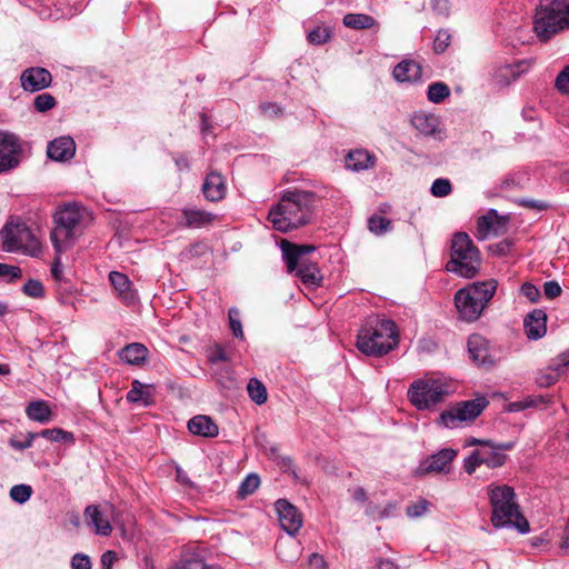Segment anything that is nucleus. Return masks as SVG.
I'll return each instance as SVG.
<instances>
[{
	"label": "nucleus",
	"instance_id": "obj_19",
	"mask_svg": "<svg viewBox=\"0 0 569 569\" xmlns=\"http://www.w3.org/2000/svg\"><path fill=\"white\" fill-rule=\"evenodd\" d=\"M508 219L498 214L497 210L490 209L477 221V231L480 239L487 238L489 233L500 234L503 232Z\"/></svg>",
	"mask_w": 569,
	"mask_h": 569
},
{
	"label": "nucleus",
	"instance_id": "obj_15",
	"mask_svg": "<svg viewBox=\"0 0 569 569\" xmlns=\"http://www.w3.org/2000/svg\"><path fill=\"white\" fill-rule=\"evenodd\" d=\"M20 82L24 91L37 92L51 86L52 76L46 68L30 67L21 73Z\"/></svg>",
	"mask_w": 569,
	"mask_h": 569
},
{
	"label": "nucleus",
	"instance_id": "obj_40",
	"mask_svg": "<svg viewBox=\"0 0 569 569\" xmlns=\"http://www.w3.org/2000/svg\"><path fill=\"white\" fill-rule=\"evenodd\" d=\"M37 437H42L50 441H61V440H72L73 436L70 432H67L60 428L44 429L39 433H36Z\"/></svg>",
	"mask_w": 569,
	"mask_h": 569
},
{
	"label": "nucleus",
	"instance_id": "obj_27",
	"mask_svg": "<svg viewBox=\"0 0 569 569\" xmlns=\"http://www.w3.org/2000/svg\"><path fill=\"white\" fill-rule=\"evenodd\" d=\"M480 448L477 449V456L480 459L481 465H486L489 468L501 467L506 462L507 456L502 452H498L491 441H478Z\"/></svg>",
	"mask_w": 569,
	"mask_h": 569
},
{
	"label": "nucleus",
	"instance_id": "obj_48",
	"mask_svg": "<svg viewBox=\"0 0 569 569\" xmlns=\"http://www.w3.org/2000/svg\"><path fill=\"white\" fill-rule=\"evenodd\" d=\"M451 36L446 30H439L433 41V49L437 53H442L450 44Z\"/></svg>",
	"mask_w": 569,
	"mask_h": 569
},
{
	"label": "nucleus",
	"instance_id": "obj_59",
	"mask_svg": "<svg viewBox=\"0 0 569 569\" xmlns=\"http://www.w3.org/2000/svg\"><path fill=\"white\" fill-rule=\"evenodd\" d=\"M60 254L61 253H58L57 252V257L51 266V276L53 277V279L58 282H61L63 281V271H62V266H61V259H60Z\"/></svg>",
	"mask_w": 569,
	"mask_h": 569
},
{
	"label": "nucleus",
	"instance_id": "obj_45",
	"mask_svg": "<svg viewBox=\"0 0 569 569\" xmlns=\"http://www.w3.org/2000/svg\"><path fill=\"white\" fill-rule=\"evenodd\" d=\"M555 88L562 94H569V66H566L556 77Z\"/></svg>",
	"mask_w": 569,
	"mask_h": 569
},
{
	"label": "nucleus",
	"instance_id": "obj_26",
	"mask_svg": "<svg viewBox=\"0 0 569 569\" xmlns=\"http://www.w3.org/2000/svg\"><path fill=\"white\" fill-rule=\"evenodd\" d=\"M421 66L415 60L399 62L392 71L393 78L399 82H415L421 79Z\"/></svg>",
	"mask_w": 569,
	"mask_h": 569
},
{
	"label": "nucleus",
	"instance_id": "obj_30",
	"mask_svg": "<svg viewBox=\"0 0 569 569\" xmlns=\"http://www.w3.org/2000/svg\"><path fill=\"white\" fill-rule=\"evenodd\" d=\"M411 123L420 133L431 136L436 133L439 120L435 114L419 111L412 116Z\"/></svg>",
	"mask_w": 569,
	"mask_h": 569
},
{
	"label": "nucleus",
	"instance_id": "obj_46",
	"mask_svg": "<svg viewBox=\"0 0 569 569\" xmlns=\"http://www.w3.org/2000/svg\"><path fill=\"white\" fill-rule=\"evenodd\" d=\"M428 507H429V501L421 498L417 502L409 505L406 509V513L410 518L421 517L422 515L426 513V511L428 510Z\"/></svg>",
	"mask_w": 569,
	"mask_h": 569
},
{
	"label": "nucleus",
	"instance_id": "obj_44",
	"mask_svg": "<svg viewBox=\"0 0 569 569\" xmlns=\"http://www.w3.org/2000/svg\"><path fill=\"white\" fill-rule=\"evenodd\" d=\"M22 292L31 298H42L44 296V288L39 280L29 279L22 287Z\"/></svg>",
	"mask_w": 569,
	"mask_h": 569
},
{
	"label": "nucleus",
	"instance_id": "obj_49",
	"mask_svg": "<svg viewBox=\"0 0 569 569\" xmlns=\"http://www.w3.org/2000/svg\"><path fill=\"white\" fill-rule=\"evenodd\" d=\"M330 33L326 28L317 27L309 32L308 40L315 44H322L328 41Z\"/></svg>",
	"mask_w": 569,
	"mask_h": 569
},
{
	"label": "nucleus",
	"instance_id": "obj_16",
	"mask_svg": "<svg viewBox=\"0 0 569 569\" xmlns=\"http://www.w3.org/2000/svg\"><path fill=\"white\" fill-rule=\"evenodd\" d=\"M106 507L107 510H101L99 506L90 505L84 510L86 522L93 527L97 535L101 536H110L112 532V527L107 512L109 511L113 515L114 508L112 505H107Z\"/></svg>",
	"mask_w": 569,
	"mask_h": 569
},
{
	"label": "nucleus",
	"instance_id": "obj_4",
	"mask_svg": "<svg viewBox=\"0 0 569 569\" xmlns=\"http://www.w3.org/2000/svg\"><path fill=\"white\" fill-rule=\"evenodd\" d=\"M90 219L86 208L78 203L60 206L53 214L54 228L50 233L56 252L62 253L70 248Z\"/></svg>",
	"mask_w": 569,
	"mask_h": 569
},
{
	"label": "nucleus",
	"instance_id": "obj_5",
	"mask_svg": "<svg viewBox=\"0 0 569 569\" xmlns=\"http://www.w3.org/2000/svg\"><path fill=\"white\" fill-rule=\"evenodd\" d=\"M448 272L463 278H473L479 273L481 254L471 238L466 232H456L450 241Z\"/></svg>",
	"mask_w": 569,
	"mask_h": 569
},
{
	"label": "nucleus",
	"instance_id": "obj_11",
	"mask_svg": "<svg viewBox=\"0 0 569 569\" xmlns=\"http://www.w3.org/2000/svg\"><path fill=\"white\" fill-rule=\"evenodd\" d=\"M457 451L453 449H441L422 460L416 469L417 476H426L429 473L449 472L450 463L456 458Z\"/></svg>",
	"mask_w": 569,
	"mask_h": 569
},
{
	"label": "nucleus",
	"instance_id": "obj_56",
	"mask_svg": "<svg viewBox=\"0 0 569 569\" xmlns=\"http://www.w3.org/2000/svg\"><path fill=\"white\" fill-rule=\"evenodd\" d=\"M432 10L443 17H448L450 13V2L449 0H431Z\"/></svg>",
	"mask_w": 569,
	"mask_h": 569
},
{
	"label": "nucleus",
	"instance_id": "obj_29",
	"mask_svg": "<svg viewBox=\"0 0 569 569\" xmlns=\"http://www.w3.org/2000/svg\"><path fill=\"white\" fill-rule=\"evenodd\" d=\"M148 356V349L138 342L129 343L119 351V358L131 366H140Z\"/></svg>",
	"mask_w": 569,
	"mask_h": 569
},
{
	"label": "nucleus",
	"instance_id": "obj_12",
	"mask_svg": "<svg viewBox=\"0 0 569 569\" xmlns=\"http://www.w3.org/2000/svg\"><path fill=\"white\" fill-rule=\"evenodd\" d=\"M468 351L478 366L490 368L496 365V352L490 348L489 341L479 333H473L468 338Z\"/></svg>",
	"mask_w": 569,
	"mask_h": 569
},
{
	"label": "nucleus",
	"instance_id": "obj_55",
	"mask_svg": "<svg viewBox=\"0 0 569 569\" xmlns=\"http://www.w3.org/2000/svg\"><path fill=\"white\" fill-rule=\"evenodd\" d=\"M543 292L548 299H555L561 295L562 289L557 281L550 280L543 283Z\"/></svg>",
	"mask_w": 569,
	"mask_h": 569
},
{
	"label": "nucleus",
	"instance_id": "obj_31",
	"mask_svg": "<svg viewBox=\"0 0 569 569\" xmlns=\"http://www.w3.org/2000/svg\"><path fill=\"white\" fill-rule=\"evenodd\" d=\"M373 164V158L366 150L350 151L346 158V167L355 171L368 169Z\"/></svg>",
	"mask_w": 569,
	"mask_h": 569
},
{
	"label": "nucleus",
	"instance_id": "obj_7",
	"mask_svg": "<svg viewBox=\"0 0 569 569\" xmlns=\"http://www.w3.org/2000/svg\"><path fill=\"white\" fill-rule=\"evenodd\" d=\"M498 282L495 279L475 282L458 290L455 302L460 317L466 321L477 320L496 293Z\"/></svg>",
	"mask_w": 569,
	"mask_h": 569
},
{
	"label": "nucleus",
	"instance_id": "obj_18",
	"mask_svg": "<svg viewBox=\"0 0 569 569\" xmlns=\"http://www.w3.org/2000/svg\"><path fill=\"white\" fill-rule=\"evenodd\" d=\"M280 248L288 272H293L300 261H307L305 256L316 250L311 244H296L286 239L281 240Z\"/></svg>",
	"mask_w": 569,
	"mask_h": 569
},
{
	"label": "nucleus",
	"instance_id": "obj_10",
	"mask_svg": "<svg viewBox=\"0 0 569 569\" xmlns=\"http://www.w3.org/2000/svg\"><path fill=\"white\" fill-rule=\"evenodd\" d=\"M22 143L20 138L10 131H0V173L14 169L20 163Z\"/></svg>",
	"mask_w": 569,
	"mask_h": 569
},
{
	"label": "nucleus",
	"instance_id": "obj_42",
	"mask_svg": "<svg viewBox=\"0 0 569 569\" xmlns=\"http://www.w3.org/2000/svg\"><path fill=\"white\" fill-rule=\"evenodd\" d=\"M259 485H260V478L257 475H254V473L248 475L243 479V481L241 482V485L239 487V495L241 497L251 495L258 489Z\"/></svg>",
	"mask_w": 569,
	"mask_h": 569
},
{
	"label": "nucleus",
	"instance_id": "obj_64",
	"mask_svg": "<svg viewBox=\"0 0 569 569\" xmlns=\"http://www.w3.org/2000/svg\"><path fill=\"white\" fill-rule=\"evenodd\" d=\"M559 547L566 555H569V521L565 527L562 540Z\"/></svg>",
	"mask_w": 569,
	"mask_h": 569
},
{
	"label": "nucleus",
	"instance_id": "obj_60",
	"mask_svg": "<svg viewBox=\"0 0 569 569\" xmlns=\"http://www.w3.org/2000/svg\"><path fill=\"white\" fill-rule=\"evenodd\" d=\"M520 206L525 207V208H530V209H537V210H546L549 204L545 201H541V200H535V199H521L520 200Z\"/></svg>",
	"mask_w": 569,
	"mask_h": 569
},
{
	"label": "nucleus",
	"instance_id": "obj_54",
	"mask_svg": "<svg viewBox=\"0 0 569 569\" xmlns=\"http://www.w3.org/2000/svg\"><path fill=\"white\" fill-rule=\"evenodd\" d=\"M526 64L525 61H520L516 64H508V66H505L502 69H501V72H502V76L503 77H512L513 80H516L523 71V66Z\"/></svg>",
	"mask_w": 569,
	"mask_h": 569
},
{
	"label": "nucleus",
	"instance_id": "obj_61",
	"mask_svg": "<svg viewBox=\"0 0 569 569\" xmlns=\"http://www.w3.org/2000/svg\"><path fill=\"white\" fill-rule=\"evenodd\" d=\"M261 110L266 116L270 118L279 117L282 113L281 108L277 103L272 102L261 104Z\"/></svg>",
	"mask_w": 569,
	"mask_h": 569
},
{
	"label": "nucleus",
	"instance_id": "obj_36",
	"mask_svg": "<svg viewBox=\"0 0 569 569\" xmlns=\"http://www.w3.org/2000/svg\"><path fill=\"white\" fill-rule=\"evenodd\" d=\"M450 94L449 87L443 82H433L428 87V100L433 103H440Z\"/></svg>",
	"mask_w": 569,
	"mask_h": 569
},
{
	"label": "nucleus",
	"instance_id": "obj_52",
	"mask_svg": "<svg viewBox=\"0 0 569 569\" xmlns=\"http://www.w3.org/2000/svg\"><path fill=\"white\" fill-rule=\"evenodd\" d=\"M520 293L530 302H537L540 298V290L530 282H525L520 288Z\"/></svg>",
	"mask_w": 569,
	"mask_h": 569
},
{
	"label": "nucleus",
	"instance_id": "obj_34",
	"mask_svg": "<svg viewBox=\"0 0 569 569\" xmlns=\"http://www.w3.org/2000/svg\"><path fill=\"white\" fill-rule=\"evenodd\" d=\"M247 391L250 399L261 406L268 399V393L264 385L257 378H251L247 385Z\"/></svg>",
	"mask_w": 569,
	"mask_h": 569
},
{
	"label": "nucleus",
	"instance_id": "obj_41",
	"mask_svg": "<svg viewBox=\"0 0 569 569\" xmlns=\"http://www.w3.org/2000/svg\"><path fill=\"white\" fill-rule=\"evenodd\" d=\"M451 182L445 178H438L432 182L431 194L437 198L447 197L451 193Z\"/></svg>",
	"mask_w": 569,
	"mask_h": 569
},
{
	"label": "nucleus",
	"instance_id": "obj_17",
	"mask_svg": "<svg viewBox=\"0 0 569 569\" xmlns=\"http://www.w3.org/2000/svg\"><path fill=\"white\" fill-rule=\"evenodd\" d=\"M218 216L213 212L197 207L183 208L179 219V226L188 229L207 228L214 223Z\"/></svg>",
	"mask_w": 569,
	"mask_h": 569
},
{
	"label": "nucleus",
	"instance_id": "obj_20",
	"mask_svg": "<svg viewBox=\"0 0 569 569\" xmlns=\"http://www.w3.org/2000/svg\"><path fill=\"white\" fill-rule=\"evenodd\" d=\"M76 142L71 137L63 136L53 139L47 147V154L54 161H69L74 157Z\"/></svg>",
	"mask_w": 569,
	"mask_h": 569
},
{
	"label": "nucleus",
	"instance_id": "obj_13",
	"mask_svg": "<svg viewBox=\"0 0 569 569\" xmlns=\"http://www.w3.org/2000/svg\"><path fill=\"white\" fill-rule=\"evenodd\" d=\"M2 239V249L7 252L22 250L24 243L32 237L30 230L24 224L7 223L0 232Z\"/></svg>",
	"mask_w": 569,
	"mask_h": 569
},
{
	"label": "nucleus",
	"instance_id": "obj_38",
	"mask_svg": "<svg viewBox=\"0 0 569 569\" xmlns=\"http://www.w3.org/2000/svg\"><path fill=\"white\" fill-rule=\"evenodd\" d=\"M569 367H560L559 366V357L555 360L552 367L550 368V372L543 377L538 379L541 386H550L557 382L559 377L567 371Z\"/></svg>",
	"mask_w": 569,
	"mask_h": 569
},
{
	"label": "nucleus",
	"instance_id": "obj_58",
	"mask_svg": "<svg viewBox=\"0 0 569 569\" xmlns=\"http://www.w3.org/2000/svg\"><path fill=\"white\" fill-rule=\"evenodd\" d=\"M209 360H210V362L216 363L219 361H227V360H229V357H228L226 350L220 345H216L213 347V349L211 350Z\"/></svg>",
	"mask_w": 569,
	"mask_h": 569
},
{
	"label": "nucleus",
	"instance_id": "obj_14",
	"mask_svg": "<svg viewBox=\"0 0 569 569\" xmlns=\"http://www.w3.org/2000/svg\"><path fill=\"white\" fill-rule=\"evenodd\" d=\"M276 510L281 528L289 535H296L302 527V516L298 509L284 499L276 502Z\"/></svg>",
	"mask_w": 569,
	"mask_h": 569
},
{
	"label": "nucleus",
	"instance_id": "obj_39",
	"mask_svg": "<svg viewBox=\"0 0 569 569\" xmlns=\"http://www.w3.org/2000/svg\"><path fill=\"white\" fill-rule=\"evenodd\" d=\"M56 104H57L56 98L52 94L47 93V92L38 94L33 99V107L38 112H47V111L51 110L52 108H54Z\"/></svg>",
	"mask_w": 569,
	"mask_h": 569
},
{
	"label": "nucleus",
	"instance_id": "obj_50",
	"mask_svg": "<svg viewBox=\"0 0 569 569\" xmlns=\"http://www.w3.org/2000/svg\"><path fill=\"white\" fill-rule=\"evenodd\" d=\"M0 277L8 278L10 281H13L22 277V271L17 266L0 263Z\"/></svg>",
	"mask_w": 569,
	"mask_h": 569
},
{
	"label": "nucleus",
	"instance_id": "obj_51",
	"mask_svg": "<svg viewBox=\"0 0 569 569\" xmlns=\"http://www.w3.org/2000/svg\"><path fill=\"white\" fill-rule=\"evenodd\" d=\"M71 569H91L92 563L90 557L86 553L78 552L71 558Z\"/></svg>",
	"mask_w": 569,
	"mask_h": 569
},
{
	"label": "nucleus",
	"instance_id": "obj_32",
	"mask_svg": "<svg viewBox=\"0 0 569 569\" xmlns=\"http://www.w3.org/2000/svg\"><path fill=\"white\" fill-rule=\"evenodd\" d=\"M26 413L29 419L38 422H48L51 419L52 412L46 401H32L26 408Z\"/></svg>",
	"mask_w": 569,
	"mask_h": 569
},
{
	"label": "nucleus",
	"instance_id": "obj_22",
	"mask_svg": "<svg viewBox=\"0 0 569 569\" xmlns=\"http://www.w3.org/2000/svg\"><path fill=\"white\" fill-rule=\"evenodd\" d=\"M523 328L530 340L542 338L547 332V313L541 309L532 310L526 316Z\"/></svg>",
	"mask_w": 569,
	"mask_h": 569
},
{
	"label": "nucleus",
	"instance_id": "obj_6",
	"mask_svg": "<svg viewBox=\"0 0 569 569\" xmlns=\"http://www.w3.org/2000/svg\"><path fill=\"white\" fill-rule=\"evenodd\" d=\"M569 28V0H540L536 9L533 30L547 41Z\"/></svg>",
	"mask_w": 569,
	"mask_h": 569
},
{
	"label": "nucleus",
	"instance_id": "obj_33",
	"mask_svg": "<svg viewBox=\"0 0 569 569\" xmlns=\"http://www.w3.org/2000/svg\"><path fill=\"white\" fill-rule=\"evenodd\" d=\"M343 24L350 29H370L377 24L373 17L365 13H348L343 17Z\"/></svg>",
	"mask_w": 569,
	"mask_h": 569
},
{
	"label": "nucleus",
	"instance_id": "obj_63",
	"mask_svg": "<svg viewBox=\"0 0 569 569\" xmlns=\"http://www.w3.org/2000/svg\"><path fill=\"white\" fill-rule=\"evenodd\" d=\"M208 249H209L208 244L200 241V242H196L192 246H190L188 252H189L190 257H200V256L204 254L208 251Z\"/></svg>",
	"mask_w": 569,
	"mask_h": 569
},
{
	"label": "nucleus",
	"instance_id": "obj_1",
	"mask_svg": "<svg viewBox=\"0 0 569 569\" xmlns=\"http://www.w3.org/2000/svg\"><path fill=\"white\" fill-rule=\"evenodd\" d=\"M318 196L308 190H287L278 204L270 209L268 220L280 232H289L309 223L315 213Z\"/></svg>",
	"mask_w": 569,
	"mask_h": 569
},
{
	"label": "nucleus",
	"instance_id": "obj_53",
	"mask_svg": "<svg viewBox=\"0 0 569 569\" xmlns=\"http://www.w3.org/2000/svg\"><path fill=\"white\" fill-rule=\"evenodd\" d=\"M37 438L36 433L28 432L24 440H18L16 438H11L9 443L16 450H24L32 446V441Z\"/></svg>",
	"mask_w": 569,
	"mask_h": 569
},
{
	"label": "nucleus",
	"instance_id": "obj_28",
	"mask_svg": "<svg viewBox=\"0 0 569 569\" xmlns=\"http://www.w3.org/2000/svg\"><path fill=\"white\" fill-rule=\"evenodd\" d=\"M293 272H296V276L300 278L302 283L309 287H319L322 281L317 263L300 261Z\"/></svg>",
	"mask_w": 569,
	"mask_h": 569
},
{
	"label": "nucleus",
	"instance_id": "obj_37",
	"mask_svg": "<svg viewBox=\"0 0 569 569\" xmlns=\"http://www.w3.org/2000/svg\"><path fill=\"white\" fill-rule=\"evenodd\" d=\"M369 230L377 234H383L391 228V221L382 216L373 214L368 219Z\"/></svg>",
	"mask_w": 569,
	"mask_h": 569
},
{
	"label": "nucleus",
	"instance_id": "obj_25",
	"mask_svg": "<svg viewBox=\"0 0 569 569\" xmlns=\"http://www.w3.org/2000/svg\"><path fill=\"white\" fill-rule=\"evenodd\" d=\"M152 385H144L139 380L131 382V389L127 393V401L130 403H141L150 406L154 402V392Z\"/></svg>",
	"mask_w": 569,
	"mask_h": 569
},
{
	"label": "nucleus",
	"instance_id": "obj_9",
	"mask_svg": "<svg viewBox=\"0 0 569 569\" xmlns=\"http://www.w3.org/2000/svg\"><path fill=\"white\" fill-rule=\"evenodd\" d=\"M488 405L489 401L483 396L459 402L449 410L443 411L440 415V421L447 428H457L462 422L473 421Z\"/></svg>",
	"mask_w": 569,
	"mask_h": 569
},
{
	"label": "nucleus",
	"instance_id": "obj_62",
	"mask_svg": "<svg viewBox=\"0 0 569 569\" xmlns=\"http://www.w3.org/2000/svg\"><path fill=\"white\" fill-rule=\"evenodd\" d=\"M118 560V556L114 551L108 550L101 556L102 569H112V565Z\"/></svg>",
	"mask_w": 569,
	"mask_h": 569
},
{
	"label": "nucleus",
	"instance_id": "obj_23",
	"mask_svg": "<svg viewBox=\"0 0 569 569\" xmlns=\"http://www.w3.org/2000/svg\"><path fill=\"white\" fill-rule=\"evenodd\" d=\"M109 281L118 293V298L126 305H132L136 301V292L131 287V281L127 274L118 271L109 273Z\"/></svg>",
	"mask_w": 569,
	"mask_h": 569
},
{
	"label": "nucleus",
	"instance_id": "obj_21",
	"mask_svg": "<svg viewBox=\"0 0 569 569\" xmlns=\"http://www.w3.org/2000/svg\"><path fill=\"white\" fill-rule=\"evenodd\" d=\"M226 180L218 171H210L202 184L204 198L211 202H218L226 196Z\"/></svg>",
	"mask_w": 569,
	"mask_h": 569
},
{
	"label": "nucleus",
	"instance_id": "obj_35",
	"mask_svg": "<svg viewBox=\"0 0 569 569\" xmlns=\"http://www.w3.org/2000/svg\"><path fill=\"white\" fill-rule=\"evenodd\" d=\"M170 569H222L219 566L208 565L203 559L198 557L182 558Z\"/></svg>",
	"mask_w": 569,
	"mask_h": 569
},
{
	"label": "nucleus",
	"instance_id": "obj_47",
	"mask_svg": "<svg viewBox=\"0 0 569 569\" xmlns=\"http://www.w3.org/2000/svg\"><path fill=\"white\" fill-rule=\"evenodd\" d=\"M239 311L236 308L229 309V325L236 338H243L242 325L238 318Z\"/></svg>",
	"mask_w": 569,
	"mask_h": 569
},
{
	"label": "nucleus",
	"instance_id": "obj_24",
	"mask_svg": "<svg viewBox=\"0 0 569 569\" xmlns=\"http://www.w3.org/2000/svg\"><path fill=\"white\" fill-rule=\"evenodd\" d=\"M188 429L192 435L206 438H213L219 433L217 423L209 416L204 415L191 418L188 422Z\"/></svg>",
	"mask_w": 569,
	"mask_h": 569
},
{
	"label": "nucleus",
	"instance_id": "obj_2",
	"mask_svg": "<svg viewBox=\"0 0 569 569\" xmlns=\"http://www.w3.org/2000/svg\"><path fill=\"white\" fill-rule=\"evenodd\" d=\"M488 497L493 527L516 528L521 533L529 531V522L520 512L512 487L508 485H491L488 487Z\"/></svg>",
	"mask_w": 569,
	"mask_h": 569
},
{
	"label": "nucleus",
	"instance_id": "obj_43",
	"mask_svg": "<svg viewBox=\"0 0 569 569\" xmlns=\"http://www.w3.org/2000/svg\"><path fill=\"white\" fill-rule=\"evenodd\" d=\"M32 489L28 485H16L10 489V497L13 501L24 503L30 499Z\"/></svg>",
	"mask_w": 569,
	"mask_h": 569
},
{
	"label": "nucleus",
	"instance_id": "obj_8",
	"mask_svg": "<svg viewBox=\"0 0 569 569\" xmlns=\"http://www.w3.org/2000/svg\"><path fill=\"white\" fill-rule=\"evenodd\" d=\"M448 386L439 379H418L408 389V398L418 410H429L442 402Z\"/></svg>",
	"mask_w": 569,
	"mask_h": 569
},
{
	"label": "nucleus",
	"instance_id": "obj_3",
	"mask_svg": "<svg viewBox=\"0 0 569 569\" xmlns=\"http://www.w3.org/2000/svg\"><path fill=\"white\" fill-rule=\"evenodd\" d=\"M399 343L397 326L392 320L373 318L368 320L357 336V348L369 357H381Z\"/></svg>",
	"mask_w": 569,
	"mask_h": 569
},
{
	"label": "nucleus",
	"instance_id": "obj_57",
	"mask_svg": "<svg viewBox=\"0 0 569 569\" xmlns=\"http://www.w3.org/2000/svg\"><path fill=\"white\" fill-rule=\"evenodd\" d=\"M477 456V449L471 452V455L465 459V470L468 475H472L477 467L481 466L480 459Z\"/></svg>",
	"mask_w": 569,
	"mask_h": 569
}]
</instances>
